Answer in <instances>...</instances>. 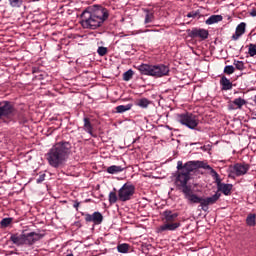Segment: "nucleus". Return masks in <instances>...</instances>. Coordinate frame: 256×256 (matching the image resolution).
Returning <instances> with one entry per match:
<instances>
[{
	"mask_svg": "<svg viewBox=\"0 0 256 256\" xmlns=\"http://www.w3.org/2000/svg\"><path fill=\"white\" fill-rule=\"evenodd\" d=\"M109 19V10L101 5L87 7L80 15V25L83 29L95 31Z\"/></svg>",
	"mask_w": 256,
	"mask_h": 256,
	"instance_id": "1",
	"label": "nucleus"
},
{
	"mask_svg": "<svg viewBox=\"0 0 256 256\" xmlns=\"http://www.w3.org/2000/svg\"><path fill=\"white\" fill-rule=\"evenodd\" d=\"M72 146L67 141L58 142L46 153V161L54 169H59L67 163L69 155H71Z\"/></svg>",
	"mask_w": 256,
	"mask_h": 256,
	"instance_id": "2",
	"label": "nucleus"
},
{
	"mask_svg": "<svg viewBox=\"0 0 256 256\" xmlns=\"http://www.w3.org/2000/svg\"><path fill=\"white\" fill-rule=\"evenodd\" d=\"M184 199L191 205L200 203L202 211H209V205H215V203L221 199V192H215L212 196L203 198L193 193V190L186 188V190H184Z\"/></svg>",
	"mask_w": 256,
	"mask_h": 256,
	"instance_id": "3",
	"label": "nucleus"
},
{
	"mask_svg": "<svg viewBox=\"0 0 256 256\" xmlns=\"http://www.w3.org/2000/svg\"><path fill=\"white\" fill-rule=\"evenodd\" d=\"M196 169H201V161H188L184 164V172L178 173L176 177V185L179 189H182L183 195H185L186 189H189L190 191L192 190L191 186L187 185V183H189V180L191 179V173L196 171Z\"/></svg>",
	"mask_w": 256,
	"mask_h": 256,
	"instance_id": "4",
	"label": "nucleus"
},
{
	"mask_svg": "<svg viewBox=\"0 0 256 256\" xmlns=\"http://www.w3.org/2000/svg\"><path fill=\"white\" fill-rule=\"evenodd\" d=\"M44 235L37 232L22 233V234H11L10 241L13 242V245L16 247H22V245H35L37 241H41Z\"/></svg>",
	"mask_w": 256,
	"mask_h": 256,
	"instance_id": "5",
	"label": "nucleus"
},
{
	"mask_svg": "<svg viewBox=\"0 0 256 256\" xmlns=\"http://www.w3.org/2000/svg\"><path fill=\"white\" fill-rule=\"evenodd\" d=\"M138 71H140L141 75H149L150 77H165V75H169V68L164 64H141L138 66Z\"/></svg>",
	"mask_w": 256,
	"mask_h": 256,
	"instance_id": "6",
	"label": "nucleus"
},
{
	"mask_svg": "<svg viewBox=\"0 0 256 256\" xmlns=\"http://www.w3.org/2000/svg\"><path fill=\"white\" fill-rule=\"evenodd\" d=\"M15 115H17V109H15L13 102L7 100L0 101V120L9 119V121H13Z\"/></svg>",
	"mask_w": 256,
	"mask_h": 256,
	"instance_id": "7",
	"label": "nucleus"
},
{
	"mask_svg": "<svg viewBox=\"0 0 256 256\" xmlns=\"http://www.w3.org/2000/svg\"><path fill=\"white\" fill-rule=\"evenodd\" d=\"M177 121L181 125L188 127V129H195L199 125V118L197 115L190 112L178 114Z\"/></svg>",
	"mask_w": 256,
	"mask_h": 256,
	"instance_id": "8",
	"label": "nucleus"
},
{
	"mask_svg": "<svg viewBox=\"0 0 256 256\" xmlns=\"http://www.w3.org/2000/svg\"><path fill=\"white\" fill-rule=\"evenodd\" d=\"M133 195H135V186L133 184L125 183L118 190V199L122 201V203L131 201V199H133Z\"/></svg>",
	"mask_w": 256,
	"mask_h": 256,
	"instance_id": "9",
	"label": "nucleus"
},
{
	"mask_svg": "<svg viewBox=\"0 0 256 256\" xmlns=\"http://www.w3.org/2000/svg\"><path fill=\"white\" fill-rule=\"evenodd\" d=\"M188 37L191 39H201L205 41V39H209V30L203 28H192V30H187Z\"/></svg>",
	"mask_w": 256,
	"mask_h": 256,
	"instance_id": "10",
	"label": "nucleus"
},
{
	"mask_svg": "<svg viewBox=\"0 0 256 256\" xmlns=\"http://www.w3.org/2000/svg\"><path fill=\"white\" fill-rule=\"evenodd\" d=\"M215 183L217 185L218 193H223V195L229 196L231 195V191H233V184H226L221 182V177L218 176L215 179Z\"/></svg>",
	"mask_w": 256,
	"mask_h": 256,
	"instance_id": "11",
	"label": "nucleus"
},
{
	"mask_svg": "<svg viewBox=\"0 0 256 256\" xmlns=\"http://www.w3.org/2000/svg\"><path fill=\"white\" fill-rule=\"evenodd\" d=\"M251 169V166L247 163H236L233 166V171L236 177H242L243 175H247V172Z\"/></svg>",
	"mask_w": 256,
	"mask_h": 256,
	"instance_id": "12",
	"label": "nucleus"
},
{
	"mask_svg": "<svg viewBox=\"0 0 256 256\" xmlns=\"http://www.w3.org/2000/svg\"><path fill=\"white\" fill-rule=\"evenodd\" d=\"M86 223H94V225H101L103 223V214L101 212H94L93 214H84Z\"/></svg>",
	"mask_w": 256,
	"mask_h": 256,
	"instance_id": "13",
	"label": "nucleus"
},
{
	"mask_svg": "<svg viewBox=\"0 0 256 256\" xmlns=\"http://www.w3.org/2000/svg\"><path fill=\"white\" fill-rule=\"evenodd\" d=\"M247 104V100L239 97L235 98L233 101L229 102L228 109L229 111H235L236 109H242L243 105Z\"/></svg>",
	"mask_w": 256,
	"mask_h": 256,
	"instance_id": "14",
	"label": "nucleus"
},
{
	"mask_svg": "<svg viewBox=\"0 0 256 256\" xmlns=\"http://www.w3.org/2000/svg\"><path fill=\"white\" fill-rule=\"evenodd\" d=\"M179 227H181V222H166L159 227V231L161 233H163V231H177Z\"/></svg>",
	"mask_w": 256,
	"mask_h": 256,
	"instance_id": "15",
	"label": "nucleus"
},
{
	"mask_svg": "<svg viewBox=\"0 0 256 256\" xmlns=\"http://www.w3.org/2000/svg\"><path fill=\"white\" fill-rule=\"evenodd\" d=\"M247 24L245 22H241L237 27L234 35L232 36V41H237L239 37L245 35V29Z\"/></svg>",
	"mask_w": 256,
	"mask_h": 256,
	"instance_id": "16",
	"label": "nucleus"
},
{
	"mask_svg": "<svg viewBox=\"0 0 256 256\" xmlns=\"http://www.w3.org/2000/svg\"><path fill=\"white\" fill-rule=\"evenodd\" d=\"M163 216L166 223H173L175 219L179 217V213H173L171 210H165L163 212Z\"/></svg>",
	"mask_w": 256,
	"mask_h": 256,
	"instance_id": "17",
	"label": "nucleus"
},
{
	"mask_svg": "<svg viewBox=\"0 0 256 256\" xmlns=\"http://www.w3.org/2000/svg\"><path fill=\"white\" fill-rule=\"evenodd\" d=\"M220 85L222 87V91H230V89H233V83L227 78V76L221 77Z\"/></svg>",
	"mask_w": 256,
	"mask_h": 256,
	"instance_id": "18",
	"label": "nucleus"
},
{
	"mask_svg": "<svg viewBox=\"0 0 256 256\" xmlns=\"http://www.w3.org/2000/svg\"><path fill=\"white\" fill-rule=\"evenodd\" d=\"M200 169H206L207 171H210V175L214 181L219 177V173H217V171H215V169H213V167H211L209 164L203 163V161H201Z\"/></svg>",
	"mask_w": 256,
	"mask_h": 256,
	"instance_id": "19",
	"label": "nucleus"
},
{
	"mask_svg": "<svg viewBox=\"0 0 256 256\" xmlns=\"http://www.w3.org/2000/svg\"><path fill=\"white\" fill-rule=\"evenodd\" d=\"M84 121V131L86 133H88L89 135H91V137H95V135H93V125L91 124V120H89V118H84L83 119Z\"/></svg>",
	"mask_w": 256,
	"mask_h": 256,
	"instance_id": "20",
	"label": "nucleus"
},
{
	"mask_svg": "<svg viewBox=\"0 0 256 256\" xmlns=\"http://www.w3.org/2000/svg\"><path fill=\"white\" fill-rule=\"evenodd\" d=\"M123 171H125V167L117 165H112L107 168V173H109L110 175H116L117 173H121Z\"/></svg>",
	"mask_w": 256,
	"mask_h": 256,
	"instance_id": "21",
	"label": "nucleus"
},
{
	"mask_svg": "<svg viewBox=\"0 0 256 256\" xmlns=\"http://www.w3.org/2000/svg\"><path fill=\"white\" fill-rule=\"evenodd\" d=\"M220 21H223V16L212 15L205 21V23L206 25H215V23H219Z\"/></svg>",
	"mask_w": 256,
	"mask_h": 256,
	"instance_id": "22",
	"label": "nucleus"
},
{
	"mask_svg": "<svg viewBox=\"0 0 256 256\" xmlns=\"http://www.w3.org/2000/svg\"><path fill=\"white\" fill-rule=\"evenodd\" d=\"M144 13H146L144 20L145 25H147V23H153V21H155V14L149 11V9H144Z\"/></svg>",
	"mask_w": 256,
	"mask_h": 256,
	"instance_id": "23",
	"label": "nucleus"
},
{
	"mask_svg": "<svg viewBox=\"0 0 256 256\" xmlns=\"http://www.w3.org/2000/svg\"><path fill=\"white\" fill-rule=\"evenodd\" d=\"M133 108V104H127V105H119L115 108L116 113H125L127 111H131Z\"/></svg>",
	"mask_w": 256,
	"mask_h": 256,
	"instance_id": "24",
	"label": "nucleus"
},
{
	"mask_svg": "<svg viewBox=\"0 0 256 256\" xmlns=\"http://www.w3.org/2000/svg\"><path fill=\"white\" fill-rule=\"evenodd\" d=\"M136 105L138 107H141V109H147L149 107V105H151V101H149V99H147V98H142V99L138 100Z\"/></svg>",
	"mask_w": 256,
	"mask_h": 256,
	"instance_id": "25",
	"label": "nucleus"
},
{
	"mask_svg": "<svg viewBox=\"0 0 256 256\" xmlns=\"http://www.w3.org/2000/svg\"><path fill=\"white\" fill-rule=\"evenodd\" d=\"M117 189L114 188V191L109 193L108 200L110 205H115V203L118 201L119 197L117 196Z\"/></svg>",
	"mask_w": 256,
	"mask_h": 256,
	"instance_id": "26",
	"label": "nucleus"
},
{
	"mask_svg": "<svg viewBox=\"0 0 256 256\" xmlns=\"http://www.w3.org/2000/svg\"><path fill=\"white\" fill-rule=\"evenodd\" d=\"M246 224L248 227H255L256 224V215L255 214H248L246 217Z\"/></svg>",
	"mask_w": 256,
	"mask_h": 256,
	"instance_id": "27",
	"label": "nucleus"
},
{
	"mask_svg": "<svg viewBox=\"0 0 256 256\" xmlns=\"http://www.w3.org/2000/svg\"><path fill=\"white\" fill-rule=\"evenodd\" d=\"M118 253H129V244L123 243L117 246Z\"/></svg>",
	"mask_w": 256,
	"mask_h": 256,
	"instance_id": "28",
	"label": "nucleus"
},
{
	"mask_svg": "<svg viewBox=\"0 0 256 256\" xmlns=\"http://www.w3.org/2000/svg\"><path fill=\"white\" fill-rule=\"evenodd\" d=\"M134 72L129 69L123 74V81H131L133 79Z\"/></svg>",
	"mask_w": 256,
	"mask_h": 256,
	"instance_id": "29",
	"label": "nucleus"
},
{
	"mask_svg": "<svg viewBox=\"0 0 256 256\" xmlns=\"http://www.w3.org/2000/svg\"><path fill=\"white\" fill-rule=\"evenodd\" d=\"M224 73L226 75H233L235 73V67L233 65H227L224 67Z\"/></svg>",
	"mask_w": 256,
	"mask_h": 256,
	"instance_id": "30",
	"label": "nucleus"
},
{
	"mask_svg": "<svg viewBox=\"0 0 256 256\" xmlns=\"http://www.w3.org/2000/svg\"><path fill=\"white\" fill-rule=\"evenodd\" d=\"M248 54L250 55V57H255V55H256V44H249Z\"/></svg>",
	"mask_w": 256,
	"mask_h": 256,
	"instance_id": "31",
	"label": "nucleus"
},
{
	"mask_svg": "<svg viewBox=\"0 0 256 256\" xmlns=\"http://www.w3.org/2000/svg\"><path fill=\"white\" fill-rule=\"evenodd\" d=\"M234 66L236 67V69L238 71H243V69H245V63L243 61H234Z\"/></svg>",
	"mask_w": 256,
	"mask_h": 256,
	"instance_id": "32",
	"label": "nucleus"
},
{
	"mask_svg": "<svg viewBox=\"0 0 256 256\" xmlns=\"http://www.w3.org/2000/svg\"><path fill=\"white\" fill-rule=\"evenodd\" d=\"M12 221H13L12 218H4L1 220L0 225H1V227H9V225H11Z\"/></svg>",
	"mask_w": 256,
	"mask_h": 256,
	"instance_id": "33",
	"label": "nucleus"
},
{
	"mask_svg": "<svg viewBox=\"0 0 256 256\" xmlns=\"http://www.w3.org/2000/svg\"><path fill=\"white\" fill-rule=\"evenodd\" d=\"M11 7H21L23 5V0H9Z\"/></svg>",
	"mask_w": 256,
	"mask_h": 256,
	"instance_id": "34",
	"label": "nucleus"
},
{
	"mask_svg": "<svg viewBox=\"0 0 256 256\" xmlns=\"http://www.w3.org/2000/svg\"><path fill=\"white\" fill-rule=\"evenodd\" d=\"M107 47L100 46L97 49V53L100 57H105V54L107 53Z\"/></svg>",
	"mask_w": 256,
	"mask_h": 256,
	"instance_id": "35",
	"label": "nucleus"
},
{
	"mask_svg": "<svg viewBox=\"0 0 256 256\" xmlns=\"http://www.w3.org/2000/svg\"><path fill=\"white\" fill-rule=\"evenodd\" d=\"M17 121L19 123H27V118L25 117V115L23 113H18L17 114Z\"/></svg>",
	"mask_w": 256,
	"mask_h": 256,
	"instance_id": "36",
	"label": "nucleus"
},
{
	"mask_svg": "<svg viewBox=\"0 0 256 256\" xmlns=\"http://www.w3.org/2000/svg\"><path fill=\"white\" fill-rule=\"evenodd\" d=\"M199 15H200V12H199V10H197V11H192V12L188 13L187 17L190 19L191 18L195 19V17H199Z\"/></svg>",
	"mask_w": 256,
	"mask_h": 256,
	"instance_id": "37",
	"label": "nucleus"
},
{
	"mask_svg": "<svg viewBox=\"0 0 256 256\" xmlns=\"http://www.w3.org/2000/svg\"><path fill=\"white\" fill-rule=\"evenodd\" d=\"M177 169H178V173H183L185 171V165H183L182 161H178L177 162Z\"/></svg>",
	"mask_w": 256,
	"mask_h": 256,
	"instance_id": "38",
	"label": "nucleus"
},
{
	"mask_svg": "<svg viewBox=\"0 0 256 256\" xmlns=\"http://www.w3.org/2000/svg\"><path fill=\"white\" fill-rule=\"evenodd\" d=\"M45 181V174H41L38 178H37V180H36V183H42V182H44Z\"/></svg>",
	"mask_w": 256,
	"mask_h": 256,
	"instance_id": "39",
	"label": "nucleus"
},
{
	"mask_svg": "<svg viewBox=\"0 0 256 256\" xmlns=\"http://www.w3.org/2000/svg\"><path fill=\"white\" fill-rule=\"evenodd\" d=\"M79 205H81V203L79 201L75 200L73 207H74V209H76V211H79Z\"/></svg>",
	"mask_w": 256,
	"mask_h": 256,
	"instance_id": "40",
	"label": "nucleus"
},
{
	"mask_svg": "<svg viewBox=\"0 0 256 256\" xmlns=\"http://www.w3.org/2000/svg\"><path fill=\"white\" fill-rule=\"evenodd\" d=\"M250 15L251 17H256V10L255 9L251 10Z\"/></svg>",
	"mask_w": 256,
	"mask_h": 256,
	"instance_id": "41",
	"label": "nucleus"
},
{
	"mask_svg": "<svg viewBox=\"0 0 256 256\" xmlns=\"http://www.w3.org/2000/svg\"><path fill=\"white\" fill-rule=\"evenodd\" d=\"M66 256H73V253H70V254H68V255H66Z\"/></svg>",
	"mask_w": 256,
	"mask_h": 256,
	"instance_id": "42",
	"label": "nucleus"
}]
</instances>
